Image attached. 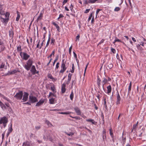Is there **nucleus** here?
Segmentation results:
<instances>
[{"mask_svg":"<svg viewBox=\"0 0 146 146\" xmlns=\"http://www.w3.org/2000/svg\"><path fill=\"white\" fill-rule=\"evenodd\" d=\"M10 14L8 12H6L3 14L1 15L0 20L1 22L5 24H7L9 20V17Z\"/></svg>","mask_w":146,"mask_h":146,"instance_id":"f257e3e1","label":"nucleus"},{"mask_svg":"<svg viewBox=\"0 0 146 146\" xmlns=\"http://www.w3.org/2000/svg\"><path fill=\"white\" fill-rule=\"evenodd\" d=\"M33 63V61L32 59H29L26 62V64L24 66L25 68L27 71L29 70Z\"/></svg>","mask_w":146,"mask_h":146,"instance_id":"f03ea898","label":"nucleus"},{"mask_svg":"<svg viewBox=\"0 0 146 146\" xmlns=\"http://www.w3.org/2000/svg\"><path fill=\"white\" fill-rule=\"evenodd\" d=\"M8 122V118L5 116H3L0 118V125L3 124L4 128L6 126Z\"/></svg>","mask_w":146,"mask_h":146,"instance_id":"7ed1b4c3","label":"nucleus"},{"mask_svg":"<svg viewBox=\"0 0 146 146\" xmlns=\"http://www.w3.org/2000/svg\"><path fill=\"white\" fill-rule=\"evenodd\" d=\"M66 63V61L64 62L63 60H62V62L61 65V70L59 72V74L60 73L63 74L64 71L66 70L67 67L65 66V64Z\"/></svg>","mask_w":146,"mask_h":146,"instance_id":"20e7f679","label":"nucleus"},{"mask_svg":"<svg viewBox=\"0 0 146 146\" xmlns=\"http://www.w3.org/2000/svg\"><path fill=\"white\" fill-rule=\"evenodd\" d=\"M20 55L22 59L25 60H27L30 57V55L25 52H21Z\"/></svg>","mask_w":146,"mask_h":146,"instance_id":"39448f33","label":"nucleus"},{"mask_svg":"<svg viewBox=\"0 0 146 146\" xmlns=\"http://www.w3.org/2000/svg\"><path fill=\"white\" fill-rule=\"evenodd\" d=\"M29 101L31 103H33L37 102L38 100L36 97L30 96L29 98Z\"/></svg>","mask_w":146,"mask_h":146,"instance_id":"423d86ee","label":"nucleus"},{"mask_svg":"<svg viewBox=\"0 0 146 146\" xmlns=\"http://www.w3.org/2000/svg\"><path fill=\"white\" fill-rule=\"evenodd\" d=\"M23 96V93L22 91H20L17 93L14 96V97L17 100L21 99Z\"/></svg>","mask_w":146,"mask_h":146,"instance_id":"0eeeda50","label":"nucleus"},{"mask_svg":"<svg viewBox=\"0 0 146 146\" xmlns=\"http://www.w3.org/2000/svg\"><path fill=\"white\" fill-rule=\"evenodd\" d=\"M31 71L33 74H35L38 73V72L37 71L34 65H33L32 66Z\"/></svg>","mask_w":146,"mask_h":146,"instance_id":"6e6552de","label":"nucleus"},{"mask_svg":"<svg viewBox=\"0 0 146 146\" xmlns=\"http://www.w3.org/2000/svg\"><path fill=\"white\" fill-rule=\"evenodd\" d=\"M28 96L29 94L25 92L24 93L22 99L23 102H25L27 100Z\"/></svg>","mask_w":146,"mask_h":146,"instance_id":"1a4fd4ad","label":"nucleus"},{"mask_svg":"<svg viewBox=\"0 0 146 146\" xmlns=\"http://www.w3.org/2000/svg\"><path fill=\"white\" fill-rule=\"evenodd\" d=\"M117 101L116 104H119L120 103V101L121 99L120 96L118 91L117 92L116 94Z\"/></svg>","mask_w":146,"mask_h":146,"instance_id":"9d476101","label":"nucleus"},{"mask_svg":"<svg viewBox=\"0 0 146 146\" xmlns=\"http://www.w3.org/2000/svg\"><path fill=\"white\" fill-rule=\"evenodd\" d=\"M4 6L3 5H0V14L3 15L5 13Z\"/></svg>","mask_w":146,"mask_h":146,"instance_id":"9b49d317","label":"nucleus"},{"mask_svg":"<svg viewBox=\"0 0 146 146\" xmlns=\"http://www.w3.org/2000/svg\"><path fill=\"white\" fill-rule=\"evenodd\" d=\"M44 100L43 99H41L36 104V106H39L42 104L44 103Z\"/></svg>","mask_w":146,"mask_h":146,"instance_id":"f8f14e48","label":"nucleus"},{"mask_svg":"<svg viewBox=\"0 0 146 146\" xmlns=\"http://www.w3.org/2000/svg\"><path fill=\"white\" fill-rule=\"evenodd\" d=\"M74 110L78 115H80L81 114V112L79 108L77 107H75L74 108Z\"/></svg>","mask_w":146,"mask_h":146,"instance_id":"ddd939ff","label":"nucleus"},{"mask_svg":"<svg viewBox=\"0 0 146 146\" xmlns=\"http://www.w3.org/2000/svg\"><path fill=\"white\" fill-rule=\"evenodd\" d=\"M108 82V80L107 79H106L105 78H103V80L102 81V88L103 89L104 88V85L107 83Z\"/></svg>","mask_w":146,"mask_h":146,"instance_id":"4468645a","label":"nucleus"},{"mask_svg":"<svg viewBox=\"0 0 146 146\" xmlns=\"http://www.w3.org/2000/svg\"><path fill=\"white\" fill-rule=\"evenodd\" d=\"M65 87V84L64 83L62 85V87L61 88V92L62 93H64L65 92L66 90Z\"/></svg>","mask_w":146,"mask_h":146,"instance_id":"2eb2a0df","label":"nucleus"},{"mask_svg":"<svg viewBox=\"0 0 146 146\" xmlns=\"http://www.w3.org/2000/svg\"><path fill=\"white\" fill-rule=\"evenodd\" d=\"M17 71L15 70H13L11 71H9L7 74L6 75H10L14 74L17 73Z\"/></svg>","mask_w":146,"mask_h":146,"instance_id":"dca6fc26","label":"nucleus"},{"mask_svg":"<svg viewBox=\"0 0 146 146\" xmlns=\"http://www.w3.org/2000/svg\"><path fill=\"white\" fill-rule=\"evenodd\" d=\"M107 91L106 93L108 95H109L111 93V85H110L108 86L107 87Z\"/></svg>","mask_w":146,"mask_h":146,"instance_id":"f3484780","label":"nucleus"},{"mask_svg":"<svg viewBox=\"0 0 146 146\" xmlns=\"http://www.w3.org/2000/svg\"><path fill=\"white\" fill-rule=\"evenodd\" d=\"M101 82V79H100V78L98 76V77L97 81V85L98 86V87L99 88H100V85H101L100 82Z\"/></svg>","mask_w":146,"mask_h":146,"instance_id":"a211bd4d","label":"nucleus"},{"mask_svg":"<svg viewBox=\"0 0 146 146\" xmlns=\"http://www.w3.org/2000/svg\"><path fill=\"white\" fill-rule=\"evenodd\" d=\"M9 36L10 37H12L14 35L13 31L11 29H10L9 31Z\"/></svg>","mask_w":146,"mask_h":146,"instance_id":"6ab92c4d","label":"nucleus"},{"mask_svg":"<svg viewBox=\"0 0 146 146\" xmlns=\"http://www.w3.org/2000/svg\"><path fill=\"white\" fill-rule=\"evenodd\" d=\"M42 13H40L36 19V21L37 22H38L39 20H41L42 18Z\"/></svg>","mask_w":146,"mask_h":146,"instance_id":"aec40b11","label":"nucleus"},{"mask_svg":"<svg viewBox=\"0 0 146 146\" xmlns=\"http://www.w3.org/2000/svg\"><path fill=\"white\" fill-rule=\"evenodd\" d=\"M86 120L87 122H91L92 124H94L95 123L94 120L93 119H87Z\"/></svg>","mask_w":146,"mask_h":146,"instance_id":"412c9836","label":"nucleus"},{"mask_svg":"<svg viewBox=\"0 0 146 146\" xmlns=\"http://www.w3.org/2000/svg\"><path fill=\"white\" fill-rule=\"evenodd\" d=\"M30 143L29 142L27 141L24 143L23 144L22 146H30Z\"/></svg>","mask_w":146,"mask_h":146,"instance_id":"4be33fe9","label":"nucleus"},{"mask_svg":"<svg viewBox=\"0 0 146 146\" xmlns=\"http://www.w3.org/2000/svg\"><path fill=\"white\" fill-rule=\"evenodd\" d=\"M52 24L56 27V28H57V30L58 31H59V30L60 29V27L55 22H53L52 23Z\"/></svg>","mask_w":146,"mask_h":146,"instance_id":"5701e85b","label":"nucleus"},{"mask_svg":"<svg viewBox=\"0 0 146 146\" xmlns=\"http://www.w3.org/2000/svg\"><path fill=\"white\" fill-rule=\"evenodd\" d=\"M73 5L72 4H71L70 7V9L72 12H73L74 13H75V12L73 9Z\"/></svg>","mask_w":146,"mask_h":146,"instance_id":"b1692460","label":"nucleus"},{"mask_svg":"<svg viewBox=\"0 0 146 146\" xmlns=\"http://www.w3.org/2000/svg\"><path fill=\"white\" fill-rule=\"evenodd\" d=\"M54 99L53 98L50 99L49 100V103L50 104H54Z\"/></svg>","mask_w":146,"mask_h":146,"instance_id":"393cba45","label":"nucleus"},{"mask_svg":"<svg viewBox=\"0 0 146 146\" xmlns=\"http://www.w3.org/2000/svg\"><path fill=\"white\" fill-rule=\"evenodd\" d=\"M17 16L16 18V20L17 21H18L19 19L20 18V15L19 13L18 12H17Z\"/></svg>","mask_w":146,"mask_h":146,"instance_id":"a878e982","label":"nucleus"},{"mask_svg":"<svg viewBox=\"0 0 146 146\" xmlns=\"http://www.w3.org/2000/svg\"><path fill=\"white\" fill-rule=\"evenodd\" d=\"M131 82H130L129 85V86L128 89V93H130L131 89Z\"/></svg>","mask_w":146,"mask_h":146,"instance_id":"bb28decb","label":"nucleus"},{"mask_svg":"<svg viewBox=\"0 0 146 146\" xmlns=\"http://www.w3.org/2000/svg\"><path fill=\"white\" fill-rule=\"evenodd\" d=\"M65 133L68 136H72L74 134V133L71 132H70L69 133L65 132Z\"/></svg>","mask_w":146,"mask_h":146,"instance_id":"cd10ccee","label":"nucleus"},{"mask_svg":"<svg viewBox=\"0 0 146 146\" xmlns=\"http://www.w3.org/2000/svg\"><path fill=\"white\" fill-rule=\"evenodd\" d=\"M121 42V41L119 39H118L117 37H115V40H114V41L113 42V43L114 44L115 42Z\"/></svg>","mask_w":146,"mask_h":146,"instance_id":"c85d7f7f","label":"nucleus"},{"mask_svg":"<svg viewBox=\"0 0 146 146\" xmlns=\"http://www.w3.org/2000/svg\"><path fill=\"white\" fill-rule=\"evenodd\" d=\"M12 124H11V125L9 127L8 129V131L9 132H11L13 131V128L12 127Z\"/></svg>","mask_w":146,"mask_h":146,"instance_id":"c756f323","label":"nucleus"},{"mask_svg":"<svg viewBox=\"0 0 146 146\" xmlns=\"http://www.w3.org/2000/svg\"><path fill=\"white\" fill-rule=\"evenodd\" d=\"M45 123L49 127H50L52 125L51 123L49 121L47 120L46 121Z\"/></svg>","mask_w":146,"mask_h":146,"instance_id":"7c9ffc66","label":"nucleus"},{"mask_svg":"<svg viewBox=\"0 0 146 146\" xmlns=\"http://www.w3.org/2000/svg\"><path fill=\"white\" fill-rule=\"evenodd\" d=\"M74 98V94L72 91V92L70 95V98L71 100H72Z\"/></svg>","mask_w":146,"mask_h":146,"instance_id":"2f4dec72","label":"nucleus"},{"mask_svg":"<svg viewBox=\"0 0 146 146\" xmlns=\"http://www.w3.org/2000/svg\"><path fill=\"white\" fill-rule=\"evenodd\" d=\"M113 64L111 63H108V68L110 69L112 68L113 67Z\"/></svg>","mask_w":146,"mask_h":146,"instance_id":"473e14b6","label":"nucleus"},{"mask_svg":"<svg viewBox=\"0 0 146 146\" xmlns=\"http://www.w3.org/2000/svg\"><path fill=\"white\" fill-rule=\"evenodd\" d=\"M74 64L73 63L72 64V70L71 71V72L72 73H73L74 72Z\"/></svg>","mask_w":146,"mask_h":146,"instance_id":"72a5a7b5","label":"nucleus"},{"mask_svg":"<svg viewBox=\"0 0 146 146\" xmlns=\"http://www.w3.org/2000/svg\"><path fill=\"white\" fill-rule=\"evenodd\" d=\"M50 88L51 90L54 92V93L56 92L55 88L54 86H51Z\"/></svg>","mask_w":146,"mask_h":146,"instance_id":"f704fd0d","label":"nucleus"},{"mask_svg":"<svg viewBox=\"0 0 146 146\" xmlns=\"http://www.w3.org/2000/svg\"><path fill=\"white\" fill-rule=\"evenodd\" d=\"M98 0H90L88 1V3H95L96 1Z\"/></svg>","mask_w":146,"mask_h":146,"instance_id":"c9c22d12","label":"nucleus"},{"mask_svg":"<svg viewBox=\"0 0 146 146\" xmlns=\"http://www.w3.org/2000/svg\"><path fill=\"white\" fill-rule=\"evenodd\" d=\"M17 50L18 51H21L22 50L21 47V46L19 45L17 46Z\"/></svg>","mask_w":146,"mask_h":146,"instance_id":"e433bc0d","label":"nucleus"},{"mask_svg":"<svg viewBox=\"0 0 146 146\" xmlns=\"http://www.w3.org/2000/svg\"><path fill=\"white\" fill-rule=\"evenodd\" d=\"M48 78H49L50 79H52L53 80V79H54V81L55 80V79H54V78L52 77V75H51V74H49L48 75Z\"/></svg>","mask_w":146,"mask_h":146,"instance_id":"4c0bfd02","label":"nucleus"},{"mask_svg":"<svg viewBox=\"0 0 146 146\" xmlns=\"http://www.w3.org/2000/svg\"><path fill=\"white\" fill-rule=\"evenodd\" d=\"M72 74L70 73H69L68 75V80L70 81L71 80V77L72 76Z\"/></svg>","mask_w":146,"mask_h":146,"instance_id":"58836bf2","label":"nucleus"},{"mask_svg":"<svg viewBox=\"0 0 146 146\" xmlns=\"http://www.w3.org/2000/svg\"><path fill=\"white\" fill-rule=\"evenodd\" d=\"M93 14V13H92L90 14V16L89 17V18H88V21H90V20H91V18L92 17V16Z\"/></svg>","mask_w":146,"mask_h":146,"instance_id":"ea45409f","label":"nucleus"},{"mask_svg":"<svg viewBox=\"0 0 146 146\" xmlns=\"http://www.w3.org/2000/svg\"><path fill=\"white\" fill-rule=\"evenodd\" d=\"M55 42V40L54 39L52 38L50 42L51 44H52V45H54V43Z\"/></svg>","mask_w":146,"mask_h":146,"instance_id":"a19ab883","label":"nucleus"},{"mask_svg":"<svg viewBox=\"0 0 146 146\" xmlns=\"http://www.w3.org/2000/svg\"><path fill=\"white\" fill-rule=\"evenodd\" d=\"M5 64H4L2 63L0 66V68H5Z\"/></svg>","mask_w":146,"mask_h":146,"instance_id":"79ce46f5","label":"nucleus"},{"mask_svg":"<svg viewBox=\"0 0 146 146\" xmlns=\"http://www.w3.org/2000/svg\"><path fill=\"white\" fill-rule=\"evenodd\" d=\"M71 112L69 111L63 112V114L70 115L71 114Z\"/></svg>","mask_w":146,"mask_h":146,"instance_id":"37998d69","label":"nucleus"},{"mask_svg":"<svg viewBox=\"0 0 146 146\" xmlns=\"http://www.w3.org/2000/svg\"><path fill=\"white\" fill-rule=\"evenodd\" d=\"M50 37H49V38H48V40L47 41V42L46 44V47H47L48 46L49 44L50 41Z\"/></svg>","mask_w":146,"mask_h":146,"instance_id":"c03bdc74","label":"nucleus"},{"mask_svg":"<svg viewBox=\"0 0 146 146\" xmlns=\"http://www.w3.org/2000/svg\"><path fill=\"white\" fill-rule=\"evenodd\" d=\"M80 37V35H78L76 38V41L78 40L79 41V38Z\"/></svg>","mask_w":146,"mask_h":146,"instance_id":"a18cd8bd","label":"nucleus"},{"mask_svg":"<svg viewBox=\"0 0 146 146\" xmlns=\"http://www.w3.org/2000/svg\"><path fill=\"white\" fill-rule=\"evenodd\" d=\"M55 50H54L52 53L50 55V56H48V57L49 58V57H51L52 56V55H54V53H55Z\"/></svg>","mask_w":146,"mask_h":146,"instance_id":"49530a36","label":"nucleus"},{"mask_svg":"<svg viewBox=\"0 0 146 146\" xmlns=\"http://www.w3.org/2000/svg\"><path fill=\"white\" fill-rule=\"evenodd\" d=\"M111 51L114 54H115L116 53V50L113 48H111Z\"/></svg>","mask_w":146,"mask_h":146,"instance_id":"de8ad7c7","label":"nucleus"},{"mask_svg":"<svg viewBox=\"0 0 146 146\" xmlns=\"http://www.w3.org/2000/svg\"><path fill=\"white\" fill-rule=\"evenodd\" d=\"M0 106L3 108V107L5 108V106L4 105L3 103L0 101Z\"/></svg>","mask_w":146,"mask_h":146,"instance_id":"09e8293b","label":"nucleus"},{"mask_svg":"<svg viewBox=\"0 0 146 146\" xmlns=\"http://www.w3.org/2000/svg\"><path fill=\"white\" fill-rule=\"evenodd\" d=\"M72 46H71L69 48V54L71 55V51H72Z\"/></svg>","mask_w":146,"mask_h":146,"instance_id":"8fccbe9b","label":"nucleus"},{"mask_svg":"<svg viewBox=\"0 0 146 146\" xmlns=\"http://www.w3.org/2000/svg\"><path fill=\"white\" fill-rule=\"evenodd\" d=\"M60 109H51L50 110V111H60Z\"/></svg>","mask_w":146,"mask_h":146,"instance_id":"3c124183","label":"nucleus"},{"mask_svg":"<svg viewBox=\"0 0 146 146\" xmlns=\"http://www.w3.org/2000/svg\"><path fill=\"white\" fill-rule=\"evenodd\" d=\"M59 63L58 62L57 63L56 66V68H55V69H57L59 67Z\"/></svg>","mask_w":146,"mask_h":146,"instance_id":"603ef678","label":"nucleus"},{"mask_svg":"<svg viewBox=\"0 0 146 146\" xmlns=\"http://www.w3.org/2000/svg\"><path fill=\"white\" fill-rule=\"evenodd\" d=\"M100 10H101L100 9H97V10H96V18L97 17V15H98V13L99 12Z\"/></svg>","mask_w":146,"mask_h":146,"instance_id":"864d4df0","label":"nucleus"},{"mask_svg":"<svg viewBox=\"0 0 146 146\" xmlns=\"http://www.w3.org/2000/svg\"><path fill=\"white\" fill-rule=\"evenodd\" d=\"M123 44H124V45L127 46V47L128 48V50L129 51H130V50H131L133 52H134V51L131 48H130L128 47L124 43Z\"/></svg>","mask_w":146,"mask_h":146,"instance_id":"5fc2aeb1","label":"nucleus"},{"mask_svg":"<svg viewBox=\"0 0 146 146\" xmlns=\"http://www.w3.org/2000/svg\"><path fill=\"white\" fill-rule=\"evenodd\" d=\"M120 9V8L119 7H116L114 9L115 11H118Z\"/></svg>","mask_w":146,"mask_h":146,"instance_id":"6e6d98bb","label":"nucleus"},{"mask_svg":"<svg viewBox=\"0 0 146 146\" xmlns=\"http://www.w3.org/2000/svg\"><path fill=\"white\" fill-rule=\"evenodd\" d=\"M64 17L63 15L62 14H60L59 15V17L58 18V20L60 18L63 17Z\"/></svg>","mask_w":146,"mask_h":146,"instance_id":"4d7b16f0","label":"nucleus"},{"mask_svg":"<svg viewBox=\"0 0 146 146\" xmlns=\"http://www.w3.org/2000/svg\"><path fill=\"white\" fill-rule=\"evenodd\" d=\"M73 54H74V57H75V58H76V61H77V55H76V53L74 52H73Z\"/></svg>","mask_w":146,"mask_h":146,"instance_id":"13d9d810","label":"nucleus"},{"mask_svg":"<svg viewBox=\"0 0 146 146\" xmlns=\"http://www.w3.org/2000/svg\"><path fill=\"white\" fill-rule=\"evenodd\" d=\"M68 0H64L62 3L63 5H64L68 1Z\"/></svg>","mask_w":146,"mask_h":146,"instance_id":"bf43d9fd","label":"nucleus"},{"mask_svg":"<svg viewBox=\"0 0 146 146\" xmlns=\"http://www.w3.org/2000/svg\"><path fill=\"white\" fill-rule=\"evenodd\" d=\"M106 131L105 130H104L103 131V138L104 139V135H105V133H106Z\"/></svg>","mask_w":146,"mask_h":146,"instance_id":"052dcab7","label":"nucleus"},{"mask_svg":"<svg viewBox=\"0 0 146 146\" xmlns=\"http://www.w3.org/2000/svg\"><path fill=\"white\" fill-rule=\"evenodd\" d=\"M57 60H58V58H56V59L54 60V61L53 63V66L54 65L55 63L57 61Z\"/></svg>","mask_w":146,"mask_h":146,"instance_id":"680f3d73","label":"nucleus"},{"mask_svg":"<svg viewBox=\"0 0 146 146\" xmlns=\"http://www.w3.org/2000/svg\"><path fill=\"white\" fill-rule=\"evenodd\" d=\"M110 135L111 136H112L113 135V134L112 132L111 131V128L110 129Z\"/></svg>","mask_w":146,"mask_h":146,"instance_id":"e2e57ef3","label":"nucleus"},{"mask_svg":"<svg viewBox=\"0 0 146 146\" xmlns=\"http://www.w3.org/2000/svg\"><path fill=\"white\" fill-rule=\"evenodd\" d=\"M72 118H73L78 119H80V117H77V116H75V117H72Z\"/></svg>","mask_w":146,"mask_h":146,"instance_id":"0e129e2a","label":"nucleus"},{"mask_svg":"<svg viewBox=\"0 0 146 146\" xmlns=\"http://www.w3.org/2000/svg\"><path fill=\"white\" fill-rule=\"evenodd\" d=\"M90 10V9H86V11H85L84 12L85 13H88V12H89Z\"/></svg>","mask_w":146,"mask_h":146,"instance_id":"69168bd1","label":"nucleus"},{"mask_svg":"<svg viewBox=\"0 0 146 146\" xmlns=\"http://www.w3.org/2000/svg\"><path fill=\"white\" fill-rule=\"evenodd\" d=\"M31 103L29 101L26 103H24L23 104H27L29 105H31Z\"/></svg>","mask_w":146,"mask_h":146,"instance_id":"338daca9","label":"nucleus"},{"mask_svg":"<svg viewBox=\"0 0 146 146\" xmlns=\"http://www.w3.org/2000/svg\"><path fill=\"white\" fill-rule=\"evenodd\" d=\"M104 39H102L101 41H100V42L99 43V44H101V43H103L104 41Z\"/></svg>","mask_w":146,"mask_h":146,"instance_id":"774afa93","label":"nucleus"}]
</instances>
